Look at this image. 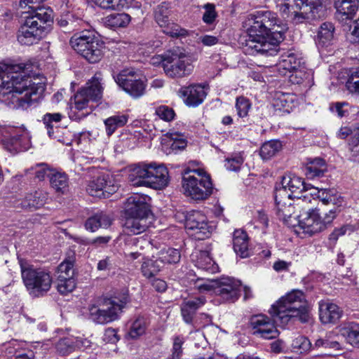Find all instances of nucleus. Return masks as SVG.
I'll return each mask as SVG.
<instances>
[{
	"mask_svg": "<svg viewBox=\"0 0 359 359\" xmlns=\"http://www.w3.org/2000/svg\"><path fill=\"white\" fill-rule=\"evenodd\" d=\"M241 289L240 280L230 277H222L216 282L215 294L224 301L233 302L238 299Z\"/></svg>",
	"mask_w": 359,
	"mask_h": 359,
	"instance_id": "nucleus-17",
	"label": "nucleus"
},
{
	"mask_svg": "<svg viewBox=\"0 0 359 359\" xmlns=\"http://www.w3.org/2000/svg\"><path fill=\"white\" fill-rule=\"evenodd\" d=\"M326 171L325 161L323 158H316L306 164L304 173L307 178L314 179L323 176Z\"/></svg>",
	"mask_w": 359,
	"mask_h": 359,
	"instance_id": "nucleus-39",
	"label": "nucleus"
},
{
	"mask_svg": "<svg viewBox=\"0 0 359 359\" xmlns=\"http://www.w3.org/2000/svg\"><path fill=\"white\" fill-rule=\"evenodd\" d=\"M53 23V11L39 8L36 14L27 17L18 32V41L22 45L31 46L42 39Z\"/></svg>",
	"mask_w": 359,
	"mask_h": 359,
	"instance_id": "nucleus-4",
	"label": "nucleus"
},
{
	"mask_svg": "<svg viewBox=\"0 0 359 359\" xmlns=\"http://www.w3.org/2000/svg\"><path fill=\"white\" fill-rule=\"evenodd\" d=\"M150 163H139L133 165L128 174V181L134 187H148Z\"/></svg>",
	"mask_w": 359,
	"mask_h": 359,
	"instance_id": "nucleus-27",
	"label": "nucleus"
},
{
	"mask_svg": "<svg viewBox=\"0 0 359 359\" xmlns=\"http://www.w3.org/2000/svg\"><path fill=\"white\" fill-rule=\"evenodd\" d=\"M272 320L266 315L259 314L254 316L250 319V325L253 330V334L263 339H271L278 335V331L275 323L283 326L279 321H276L271 316Z\"/></svg>",
	"mask_w": 359,
	"mask_h": 359,
	"instance_id": "nucleus-15",
	"label": "nucleus"
},
{
	"mask_svg": "<svg viewBox=\"0 0 359 359\" xmlns=\"http://www.w3.org/2000/svg\"><path fill=\"white\" fill-rule=\"evenodd\" d=\"M153 217L126 215L123 225L127 234L137 235L145 231L151 224Z\"/></svg>",
	"mask_w": 359,
	"mask_h": 359,
	"instance_id": "nucleus-25",
	"label": "nucleus"
},
{
	"mask_svg": "<svg viewBox=\"0 0 359 359\" xmlns=\"http://www.w3.org/2000/svg\"><path fill=\"white\" fill-rule=\"evenodd\" d=\"M243 27L248 34L246 46L250 54L276 55L284 39L286 25L270 11H258L247 16Z\"/></svg>",
	"mask_w": 359,
	"mask_h": 359,
	"instance_id": "nucleus-1",
	"label": "nucleus"
},
{
	"mask_svg": "<svg viewBox=\"0 0 359 359\" xmlns=\"http://www.w3.org/2000/svg\"><path fill=\"white\" fill-rule=\"evenodd\" d=\"M184 339L182 337L177 336L173 339L172 348V359H180L182 355V345Z\"/></svg>",
	"mask_w": 359,
	"mask_h": 359,
	"instance_id": "nucleus-63",
	"label": "nucleus"
},
{
	"mask_svg": "<svg viewBox=\"0 0 359 359\" xmlns=\"http://www.w3.org/2000/svg\"><path fill=\"white\" fill-rule=\"evenodd\" d=\"M163 144L168 154H176L186 148L187 141L182 133L170 130L165 135Z\"/></svg>",
	"mask_w": 359,
	"mask_h": 359,
	"instance_id": "nucleus-26",
	"label": "nucleus"
},
{
	"mask_svg": "<svg viewBox=\"0 0 359 359\" xmlns=\"http://www.w3.org/2000/svg\"><path fill=\"white\" fill-rule=\"evenodd\" d=\"M276 189H285L287 193L288 190L291 194L310 190L308 185L304 183V180L296 175L284 177L282 180L281 187H276Z\"/></svg>",
	"mask_w": 359,
	"mask_h": 359,
	"instance_id": "nucleus-33",
	"label": "nucleus"
},
{
	"mask_svg": "<svg viewBox=\"0 0 359 359\" xmlns=\"http://www.w3.org/2000/svg\"><path fill=\"white\" fill-rule=\"evenodd\" d=\"M290 73V80L292 83L301 84L304 83H309L311 74L305 71L304 65H302L300 68L297 70H293Z\"/></svg>",
	"mask_w": 359,
	"mask_h": 359,
	"instance_id": "nucleus-53",
	"label": "nucleus"
},
{
	"mask_svg": "<svg viewBox=\"0 0 359 359\" xmlns=\"http://www.w3.org/2000/svg\"><path fill=\"white\" fill-rule=\"evenodd\" d=\"M185 227L193 231L192 236L198 240L208 238L211 233L212 226L209 225L206 216L200 211H194L186 219Z\"/></svg>",
	"mask_w": 359,
	"mask_h": 359,
	"instance_id": "nucleus-16",
	"label": "nucleus"
},
{
	"mask_svg": "<svg viewBox=\"0 0 359 359\" xmlns=\"http://www.w3.org/2000/svg\"><path fill=\"white\" fill-rule=\"evenodd\" d=\"M304 65V61L299 53L287 52L281 55L275 68L280 75H285L287 72L297 70Z\"/></svg>",
	"mask_w": 359,
	"mask_h": 359,
	"instance_id": "nucleus-23",
	"label": "nucleus"
},
{
	"mask_svg": "<svg viewBox=\"0 0 359 359\" xmlns=\"http://www.w3.org/2000/svg\"><path fill=\"white\" fill-rule=\"evenodd\" d=\"M89 31L84 30L74 34L69 43L75 51L80 54L83 57L89 61L90 55V36Z\"/></svg>",
	"mask_w": 359,
	"mask_h": 359,
	"instance_id": "nucleus-28",
	"label": "nucleus"
},
{
	"mask_svg": "<svg viewBox=\"0 0 359 359\" xmlns=\"http://www.w3.org/2000/svg\"><path fill=\"white\" fill-rule=\"evenodd\" d=\"M62 118V115L60 113L50 114L48 113L44 115L43 121L46 125L48 129V134L49 137H52L54 134V130H53L52 123H58Z\"/></svg>",
	"mask_w": 359,
	"mask_h": 359,
	"instance_id": "nucleus-59",
	"label": "nucleus"
},
{
	"mask_svg": "<svg viewBox=\"0 0 359 359\" xmlns=\"http://www.w3.org/2000/svg\"><path fill=\"white\" fill-rule=\"evenodd\" d=\"M320 348L340 349L341 345L338 341L337 334L331 332L327 333L324 338L318 339L313 346V349Z\"/></svg>",
	"mask_w": 359,
	"mask_h": 359,
	"instance_id": "nucleus-44",
	"label": "nucleus"
},
{
	"mask_svg": "<svg viewBox=\"0 0 359 359\" xmlns=\"http://www.w3.org/2000/svg\"><path fill=\"white\" fill-rule=\"evenodd\" d=\"M326 0H283L280 11L294 23L320 18L323 14Z\"/></svg>",
	"mask_w": 359,
	"mask_h": 359,
	"instance_id": "nucleus-7",
	"label": "nucleus"
},
{
	"mask_svg": "<svg viewBox=\"0 0 359 359\" xmlns=\"http://www.w3.org/2000/svg\"><path fill=\"white\" fill-rule=\"evenodd\" d=\"M276 321L283 325L289 322L307 323L310 319L308 304L304 292L293 290L271 305L269 311Z\"/></svg>",
	"mask_w": 359,
	"mask_h": 359,
	"instance_id": "nucleus-3",
	"label": "nucleus"
},
{
	"mask_svg": "<svg viewBox=\"0 0 359 359\" xmlns=\"http://www.w3.org/2000/svg\"><path fill=\"white\" fill-rule=\"evenodd\" d=\"M297 198L295 205L300 210V213L297 216V219L294 217L293 220L297 222L299 229L310 236L324 231L325 226L321 221L320 210L308 205L311 203L309 196L304 195Z\"/></svg>",
	"mask_w": 359,
	"mask_h": 359,
	"instance_id": "nucleus-9",
	"label": "nucleus"
},
{
	"mask_svg": "<svg viewBox=\"0 0 359 359\" xmlns=\"http://www.w3.org/2000/svg\"><path fill=\"white\" fill-rule=\"evenodd\" d=\"M339 332L348 344L359 347V323L355 322L344 323L339 327Z\"/></svg>",
	"mask_w": 359,
	"mask_h": 359,
	"instance_id": "nucleus-35",
	"label": "nucleus"
},
{
	"mask_svg": "<svg viewBox=\"0 0 359 359\" xmlns=\"http://www.w3.org/2000/svg\"><path fill=\"white\" fill-rule=\"evenodd\" d=\"M292 347L297 353H304L313 348L310 340L304 336L295 337L292 343Z\"/></svg>",
	"mask_w": 359,
	"mask_h": 359,
	"instance_id": "nucleus-51",
	"label": "nucleus"
},
{
	"mask_svg": "<svg viewBox=\"0 0 359 359\" xmlns=\"http://www.w3.org/2000/svg\"><path fill=\"white\" fill-rule=\"evenodd\" d=\"M130 20V16L125 13H111L102 19L104 25L111 28L126 27Z\"/></svg>",
	"mask_w": 359,
	"mask_h": 359,
	"instance_id": "nucleus-40",
	"label": "nucleus"
},
{
	"mask_svg": "<svg viewBox=\"0 0 359 359\" xmlns=\"http://www.w3.org/2000/svg\"><path fill=\"white\" fill-rule=\"evenodd\" d=\"M243 162V156L241 154H236L226 159L224 166L228 170L236 172L241 169Z\"/></svg>",
	"mask_w": 359,
	"mask_h": 359,
	"instance_id": "nucleus-57",
	"label": "nucleus"
},
{
	"mask_svg": "<svg viewBox=\"0 0 359 359\" xmlns=\"http://www.w3.org/2000/svg\"><path fill=\"white\" fill-rule=\"evenodd\" d=\"M359 0H335L334 6L337 14L342 19H352L358 8Z\"/></svg>",
	"mask_w": 359,
	"mask_h": 359,
	"instance_id": "nucleus-37",
	"label": "nucleus"
},
{
	"mask_svg": "<svg viewBox=\"0 0 359 359\" xmlns=\"http://www.w3.org/2000/svg\"><path fill=\"white\" fill-rule=\"evenodd\" d=\"M171 6L165 2L158 5L154 11L155 20L161 27L163 33L171 37L186 36L187 31L175 23L171 19Z\"/></svg>",
	"mask_w": 359,
	"mask_h": 359,
	"instance_id": "nucleus-11",
	"label": "nucleus"
},
{
	"mask_svg": "<svg viewBox=\"0 0 359 359\" xmlns=\"http://www.w3.org/2000/svg\"><path fill=\"white\" fill-rule=\"evenodd\" d=\"M282 149V144L278 140H270L264 142L259 151L263 160H269L278 154Z\"/></svg>",
	"mask_w": 359,
	"mask_h": 359,
	"instance_id": "nucleus-45",
	"label": "nucleus"
},
{
	"mask_svg": "<svg viewBox=\"0 0 359 359\" xmlns=\"http://www.w3.org/2000/svg\"><path fill=\"white\" fill-rule=\"evenodd\" d=\"M74 105L77 111V116L79 118L86 117L89 112L83 111L87 109L88 102L90 101V86H86L79 90L74 95Z\"/></svg>",
	"mask_w": 359,
	"mask_h": 359,
	"instance_id": "nucleus-34",
	"label": "nucleus"
},
{
	"mask_svg": "<svg viewBox=\"0 0 359 359\" xmlns=\"http://www.w3.org/2000/svg\"><path fill=\"white\" fill-rule=\"evenodd\" d=\"M161 268L162 265L158 258L155 260L145 258L142 264L141 271L144 277L150 278L158 273Z\"/></svg>",
	"mask_w": 359,
	"mask_h": 359,
	"instance_id": "nucleus-46",
	"label": "nucleus"
},
{
	"mask_svg": "<svg viewBox=\"0 0 359 359\" xmlns=\"http://www.w3.org/2000/svg\"><path fill=\"white\" fill-rule=\"evenodd\" d=\"M93 1L101 8L110 11H121L130 7L140 6L137 0H93Z\"/></svg>",
	"mask_w": 359,
	"mask_h": 359,
	"instance_id": "nucleus-32",
	"label": "nucleus"
},
{
	"mask_svg": "<svg viewBox=\"0 0 359 359\" xmlns=\"http://www.w3.org/2000/svg\"><path fill=\"white\" fill-rule=\"evenodd\" d=\"M28 209H38L46 203V196L41 191L30 193L25 196Z\"/></svg>",
	"mask_w": 359,
	"mask_h": 359,
	"instance_id": "nucleus-50",
	"label": "nucleus"
},
{
	"mask_svg": "<svg viewBox=\"0 0 359 359\" xmlns=\"http://www.w3.org/2000/svg\"><path fill=\"white\" fill-rule=\"evenodd\" d=\"M335 27L332 22H325L320 25L317 31L316 43L318 48L331 46L334 41Z\"/></svg>",
	"mask_w": 359,
	"mask_h": 359,
	"instance_id": "nucleus-29",
	"label": "nucleus"
},
{
	"mask_svg": "<svg viewBox=\"0 0 359 359\" xmlns=\"http://www.w3.org/2000/svg\"><path fill=\"white\" fill-rule=\"evenodd\" d=\"M147 200V196L140 194L130 196L126 202V215L153 217Z\"/></svg>",
	"mask_w": 359,
	"mask_h": 359,
	"instance_id": "nucleus-21",
	"label": "nucleus"
},
{
	"mask_svg": "<svg viewBox=\"0 0 359 359\" xmlns=\"http://www.w3.org/2000/svg\"><path fill=\"white\" fill-rule=\"evenodd\" d=\"M19 65L0 62V102L14 109L27 108L44 92L42 83L21 76Z\"/></svg>",
	"mask_w": 359,
	"mask_h": 359,
	"instance_id": "nucleus-2",
	"label": "nucleus"
},
{
	"mask_svg": "<svg viewBox=\"0 0 359 359\" xmlns=\"http://www.w3.org/2000/svg\"><path fill=\"white\" fill-rule=\"evenodd\" d=\"M192 260L194 262L196 267L208 273H215L218 271L217 265L210 257L208 251L196 252L192 254Z\"/></svg>",
	"mask_w": 359,
	"mask_h": 359,
	"instance_id": "nucleus-31",
	"label": "nucleus"
},
{
	"mask_svg": "<svg viewBox=\"0 0 359 359\" xmlns=\"http://www.w3.org/2000/svg\"><path fill=\"white\" fill-rule=\"evenodd\" d=\"M128 121V116L125 114H118L105 119L104 123L107 135H111L118 128L125 126Z\"/></svg>",
	"mask_w": 359,
	"mask_h": 359,
	"instance_id": "nucleus-41",
	"label": "nucleus"
},
{
	"mask_svg": "<svg viewBox=\"0 0 359 359\" xmlns=\"http://www.w3.org/2000/svg\"><path fill=\"white\" fill-rule=\"evenodd\" d=\"M204 12L202 16L203 22L208 25H214L218 17L215 4L207 3L203 6Z\"/></svg>",
	"mask_w": 359,
	"mask_h": 359,
	"instance_id": "nucleus-52",
	"label": "nucleus"
},
{
	"mask_svg": "<svg viewBox=\"0 0 359 359\" xmlns=\"http://www.w3.org/2000/svg\"><path fill=\"white\" fill-rule=\"evenodd\" d=\"M204 88L198 84H192L180 88L178 95L188 107H197L201 104L206 97Z\"/></svg>",
	"mask_w": 359,
	"mask_h": 359,
	"instance_id": "nucleus-18",
	"label": "nucleus"
},
{
	"mask_svg": "<svg viewBox=\"0 0 359 359\" xmlns=\"http://www.w3.org/2000/svg\"><path fill=\"white\" fill-rule=\"evenodd\" d=\"M148 187L162 189L168 186L169 175L168 169L162 165L150 163Z\"/></svg>",
	"mask_w": 359,
	"mask_h": 359,
	"instance_id": "nucleus-24",
	"label": "nucleus"
},
{
	"mask_svg": "<svg viewBox=\"0 0 359 359\" xmlns=\"http://www.w3.org/2000/svg\"><path fill=\"white\" fill-rule=\"evenodd\" d=\"M161 45V43L159 41H152V43L149 42L148 43L143 44L138 49V53L144 56H149L156 48L160 47Z\"/></svg>",
	"mask_w": 359,
	"mask_h": 359,
	"instance_id": "nucleus-64",
	"label": "nucleus"
},
{
	"mask_svg": "<svg viewBox=\"0 0 359 359\" xmlns=\"http://www.w3.org/2000/svg\"><path fill=\"white\" fill-rule=\"evenodd\" d=\"M48 178L52 187L57 192L64 193L68 187V179L65 173L52 172L48 175Z\"/></svg>",
	"mask_w": 359,
	"mask_h": 359,
	"instance_id": "nucleus-47",
	"label": "nucleus"
},
{
	"mask_svg": "<svg viewBox=\"0 0 359 359\" xmlns=\"http://www.w3.org/2000/svg\"><path fill=\"white\" fill-rule=\"evenodd\" d=\"M116 189L117 187L112 183L107 174L102 173L91 181V196L93 197L107 198Z\"/></svg>",
	"mask_w": 359,
	"mask_h": 359,
	"instance_id": "nucleus-22",
	"label": "nucleus"
},
{
	"mask_svg": "<svg viewBox=\"0 0 359 359\" xmlns=\"http://www.w3.org/2000/svg\"><path fill=\"white\" fill-rule=\"evenodd\" d=\"M206 300L204 297H199L183 302L181 306V312L184 321L190 323L198 308L205 304Z\"/></svg>",
	"mask_w": 359,
	"mask_h": 359,
	"instance_id": "nucleus-38",
	"label": "nucleus"
},
{
	"mask_svg": "<svg viewBox=\"0 0 359 359\" xmlns=\"http://www.w3.org/2000/svg\"><path fill=\"white\" fill-rule=\"evenodd\" d=\"M104 83L100 72L91 78V102H100L102 99Z\"/></svg>",
	"mask_w": 359,
	"mask_h": 359,
	"instance_id": "nucleus-42",
	"label": "nucleus"
},
{
	"mask_svg": "<svg viewBox=\"0 0 359 359\" xmlns=\"http://www.w3.org/2000/svg\"><path fill=\"white\" fill-rule=\"evenodd\" d=\"M182 188L184 194L194 200H204L212 192L210 176L201 169L185 170Z\"/></svg>",
	"mask_w": 359,
	"mask_h": 359,
	"instance_id": "nucleus-8",
	"label": "nucleus"
},
{
	"mask_svg": "<svg viewBox=\"0 0 359 359\" xmlns=\"http://www.w3.org/2000/svg\"><path fill=\"white\" fill-rule=\"evenodd\" d=\"M194 69L191 59L180 48L165 52L164 72L170 78H182L191 74Z\"/></svg>",
	"mask_w": 359,
	"mask_h": 359,
	"instance_id": "nucleus-10",
	"label": "nucleus"
},
{
	"mask_svg": "<svg viewBox=\"0 0 359 359\" xmlns=\"http://www.w3.org/2000/svg\"><path fill=\"white\" fill-rule=\"evenodd\" d=\"M235 107L238 116L240 118H243L248 116L249 110L251 108V104L248 99L241 96L236 98Z\"/></svg>",
	"mask_w": 359,
	"mask_h": 359,
	"instance_id": "nucleus-56",
	"label": "nucleus"
},
{
	"mask_svg": "<svg viewBox=\"0 0 359 359\" xmlns=\"http://www.w3.org/2000/svg\"><path fill=\"white\" fill-rule=\"evenodd\" d=\"M21 277L29 294L34 297L45 296L51 288L50 273L43 268L36 267L24 259H20Z\"/></svg>",
	"mask_w": 359,
	"mask_h": 359,
	"instance_id": "nucleus-6",
	"label": "nucleus"
},
{
	"mask_svg": "<svg viewBox=\"0 0 359 359\" xmlns=\"http://www.w3.org/2000/svg\"><path fill=\"white\" fill-rule=\"evenodd\" d=\"M156 114L162 120L170 121L174 119L175 114L174 110L165 105H161L156 109Z\"/></svg>",
	"mask_w": 359,
	"mask_h": 359,
	"instance_id": "nucleus-61",
	"label": "nucleus"
},
{
	"mask_svg": "<svg viewBox=\"0 0 359 359\" xmlns=\"http://www.w3.org/2000/svg\"><path fill=\"white\" fill-rule=\"evenodd\" d=\"M275 202L276 213L278 218L288 226H295L296 223L292 222V216L296 208L291 198V194L283 189H276Z\"/></svg>",
	"mask_w": 359,
	"mask_h": 359,
	"instance_id": "nucleus-14",
	"label": "nucleus"
},
{
	"mask_svg": "<svg viewBox=\"0 0 359 359\" xmlns=\"http://www.w3.org/2000/svg\"><path fill=\"white\" fill-rule=\"evenodd\" d=\"M217 280H203L198 279L194 283V287L201 292L212 291L215 293L216 282Z\"/></svg>",
	"mask_w": 359,
	"mask_h": 359,
	"instance_id": "nucleus-60",
	"label": "nucleus"
},
{
	"mask_svg": "<svg viewBox=\"0 0 359 359\" xmlns=\"http://www.w3.org/2000/svg\"><path fill=\"white\" fill-rule=\"evenodd\" d=\"M310 191L311 192L309 194H306L305 195H308L311 201V198L314 201L318 198L324 205L333 203L338 205V207L342 205L343 199L341 198H337L330 189H318V188L311 187Z\"/></svg>",
	"mask_w": 359,
	"mask_h": 359,
	"instance_id": "nucleus-30",
	"label": "nucleus"
},
{
	"mask_svg": "<svg viewBox=\"0 0 359 359\" xmlns=\"http://www.w3.org/2000/svg\"><path fill=\"white\" fill-rule=\"evenodd\" d=\"M44 1L45 0H20V6L22 8L28 7L31 11H28L27 12H31L32 15H35L38 9L47 8L46 7L40 6V4Z\"/></svg>",
	"mask_w": 359,
	"mask_h": 359,
	"instance_id": "nucleus-62",
	"label": "nucleus"
},
{
	"mask_svg": "<svg viewBox=\"0 0 359 359\" xmlns=\"http://www.w3.org/2000/svg\"><path fill=\"white\" fill-rule=\"evenodd\" d=\"M55 348L60 355H66L74 351V342L71 339L63 338L57 342Z\"/></svg>",
	"mask_w": 359,
	"mask_h": 359,
	"instance_id": "nucleus-55",
	"label": "nucleus"
},
{
	"mask_svg": "<svg viewBox=\"0 0 359 359\" xmlns=\"http://www.w3.org/2000/svg\"><path fill=\"white\" fill-rule=\"evenodd\" d=\"M129 302L128 291L111 297H96L91 304V320L101 325L115 321L119 318L123 308Z\"/></svg>",
	"mask_w": 359,
	"mask_h": 359,
	"instance_id": "nucleus-5",
	"label": "nucleus"
},
{
	"mask_svg": "<svg viewBox=\"0 0 359 359\" xmlns=\"http://www.w3.org/2000/svg\"><path fill=\"white\" fill-rule=\"evenodd\" d=\"M110 224V218L102 212L95 214L91 217V231H94L100 227L107 228Z\"/></svg>",
	"mask_w": 359,
	"mask_h": 359,
	"instance_id": "nucleus-54",
	"label": "nucleus"
},
{
	"mask_svg": "<svg viewBox=\"0 0 359 359\" xmlns=\"http://www.w3.org/2000/svg\"><path fill=\"white\" fill-rule=\"evenodd\" d=\"M67 258L57 267L58 283L57 290L62 294H66L72 292L76 287V281L74 278V269H73L75 262V254L72 250L67 253Z\"/></svg>",
	"mask_w": 359,
	"mask_h": 359,
	"instance_id": "nucleus-12",
	"label": "nucleus"
},
{
	"mask_svg": "<svg viewBox=\"0 0 359 359\" xmlns=\"http://www.w3.org/2000/svg\"><path fill=\"white\" fill-rule=\"evenodd\" d=\"M319 318L323 324H335L343 315V310L329 299L318 302Z\"/></svg>",
	"mask_w": 359,
	"mask_h": 359,
	"instance_id": "nucleus-19",
	"label": "nucleus"
},
{
	"mask_svg": "<svg viewBox=\"0 0 359 359\" xmlns=\"http://www.w3.org/2000/svg\"><path fill=\"white\" fill-rule=\"evenodd\" d=\"M181 255L178 250L168 248H163L159 252L158 259L160 263L175 264L180 259Z\"/></svg>",
	"mask_w": 359,
	"mask_h": 359,
	"instance_id": "nucleus-48",
	"label": "nucleus"
},
{
	"mask_svg": "<svg viewBox=\"0 0 359 359\" xmlns=\"http://www.w3.org/2000/svg\"><path fill=\"white\" fill-rule=\"evenodd\" d=\"M147 200V196L140 194L130 196L126 202V215L153 217Z\"/></svg>",
	"mask_w": 359,
	"mask_h": 359,
	"instance_id": "nucleus-20",
	"label": "nucleus"
},
{
	"mask_svg": "<svg viewBox=\"0 0 359 359\" xmlns=\"http://www.w3.org/2000/svg\"><path fill=\"white\" fill-rule=\"evenodd\" d=\"M346 87L351 93L359 94V68L351 72L346 82Z\"/></svg>",
	"mask_w": 359,
	"mask_h": 359,
	"instance_id": "nucleus-58",
	"label": "nucleus"
},
{
	"mask_svg": "<svg viewBox=\"0 0 359 359\" xmlns=\"http://www.w3.org/2000/svg\"><path fill=\"white\" fill-rule=\"evenodd\" d=\"M149 323L147 318L138 316L132 323L128 333L131 339H137L146 333Z\"/></svg>",
	"mask_w": 359,
	"mask_h": 359,
	"instance_id": "nucleus-43",
	"label": "nucleus"
},
{
	"mask_svg": "<svg viewBox=\"0 0 359 359\" xmlns=\"http://www.w3.org/2000/svg\"><path fill=\"white\" fill-rule=\"evenodd\" d=\"M116 82L126 93L134 98L144 94L145 81L138 76L137 72L127 69L123 70L116 77Z\"/></svg>",
	"mask_w": 359,
	"mask_h": 359,
	"instance_id": "nucleus-13",
	"label": "nucleus"
},
{
	"mask_svg": "<svg viewBox=\"0 0 359 359\" xmlns=\"http://www.w3.org/2000/svg\"><path fill=\"white\" fill-rule=\"evenodd\" d=\"M105 49L104 43L94 35L91 37V63L99 62Z\"/></svg>",
	"mask_w": 359,
	"mask_h": 359,
	"instance_id": "nucleus-49",
	"label": "nucleus"
},
{
	"mask_svg": "<svg viewBox=\"0 0 359 359\" xmlns=\"http://www.w3.org/2000/svg\"><path fill=\"white\" fill-rule=\"evenodd\" d=\"M233 244L235 252L240 255L241 257L245 258L250 255L248 236L245 231L241 229L235 230L233 232Z\"/></svg>",
	"mask_w": 359,
	"mask_h": 359,
	"instance_id": "nucleus-36",
	"label": "nucleus"
}]
</instances>
